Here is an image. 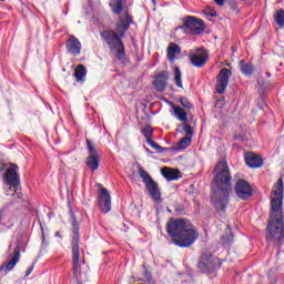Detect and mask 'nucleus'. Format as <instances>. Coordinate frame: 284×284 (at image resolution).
Returning <instances> with one entry per match:
<instances>
[{"label":"nucleus","mask_w":284,"mask_h":284,"mask_svg":"<svg viewBox=\"0 0 284 284\" xmlns=\"http://www.w3.org/2000/svg\"><path fill=\"white\" fill-rule=\"evenodd\" d=\"M283 190V179L280 178L271 192V210L265 232L266 242L277 247L284 241Z\"/></svg>","instance_id":"nucleus-1"},{"label":"nucleus","mask_w":284,"mask_h":284,"mask_svg":"<svg viewBox=\"0 0 284 284\" xmlns=\"http://www.w3.org/2000/svg\"><path fill=\"white\" fill-rule=\"evenodd\" d=\"M211 190V202L217 214L223 216L230 205V194H232V173L227 161L222 160L215 164Z\"/></svg>","instance_id":"nucleus-2"},{"label":"nucleus","mask_w":284,"mask_h":284,"mask_svg":"<svg viewBox=\"0 0 284 284\" xmlns=\"http://www.w3.org/2000/svg\"><path fill=\"white\" fill-rule=\"evenodd\" d=\"M134 24V17L130 12L125 11L119 17V22L115 23V31L103 30L100 32L101 39L109 45L111 52H115L118 61H125V45L123 44V37L125 32L130 30V27Z\"/></svg>","instance_id":"nucleus-3"},{"label":"nucleus","mask_w":284,"mask_h":284,"mask_svg":"<svg viewBox=\"0 0 284 284\" xmlns=\"http://www.w3.org/2000/svg\"><path fill=\"white\" fill-rule=\"evenodd\" d=\"M166 232L178 247H191L199 239V231L183 219H171L166 224Z\"/></svg>","instance_id":"nucleus-4"},{"label":"nucleus","mask_w":284,"mask_h":284,"mask_svg":"<svg viewBox=\"0 0 284 284\" xmlns=\"http://www.w3.org/2000/svg\"><path fill=\"white\" fill-rule=\"evenodd\" d=\"M73 234L71 236V252H72V272L73 278H75L78 284L85 283L83 276L81 275V236L79 235V226H73Z\"/></svg>","instance_id":"nucleus-5"},{"label":"nucleus","mask_w":284,"mask_h":284,"mask_svg":"<svg viewBox=\"0 0 284 284\" xmlns=\"http://www.w3.org/2000/svg\"><path fill=\"white\" fill-rule=\"evenodd\" d=\"M223 262L221 258L211 253H202L197 260V268L202 274H206L209 278L216 277L219 270H221Z\"/></svg>","instance_id":"nucleus-6"},{"label":"nucleus","mask_w":284,"mask_h":284,"mask_svg":"<svg viewBox=\"0 0 284 284\" xmlns=\"http://www.w3.org/2000/svg\"><path fill=\"white\" fill-rule=\"evenodd\" d=\"M175 30H183L184 34L196 37L205 32V22L194 16H186L183 18V24L176 27Z\"/></svg>","instance_id":"nucleus-7"},{"label":"nucleus","mask_w":284,"mask_h":284,"mask_svg":"<svg viewBox=\"0 0 284 284\" xmlns=\"http://www.w3.org/2000/svg\"><path fill=\"white\" fill-rule=\"evenodd\" d=\"M4 181L7 185H9V191H6V195L10 196V192L13 193L11 196H17V199H21V193L17 192V187L21 185V178L19 176V166L17 164H10V168L7 169L4 174Z\"/></svg>","instance_id":"nucleus-8"},{"label":"nucleus","mask_w":284,"mask_h":284,"mask_svg":"<svg viewBox=\"0 0 284 284\" xmlns=\"http://www.w3.org/2000/svg\"><path fill=\"white\" fill-rule=\"evenodd\" d=\"M138 174L142 179L152 201H154V203H162L161 190L159 189V184L152 179V175H150L148 171L143 170V166L141 165L138 168Z\"/></svg>","instance_id":"nucleus-9"},{"label":"nucleus","mask_w":284,"mask_h":284,"mask_svg":"<svg viewBox=\"0 0 284 284\" xmlns=\"http://www.w3.org/2000/svg\"><path fill=\"white\" fill-rule=\"evenodd\" d=\"M234 192L241 201H247L254 196V189L250 182L243 179L235 182Z\"/></svg>","instance_id":"nucleus-10"},{"label":"nucleus","mask_w":284,"mask_h":284,"mask_svg":"<svg viewBox=\"0 0 284 284\" xmlns=\"http://www.w3.org/2000/svg\"><path fill=\"white\" fill-rule=\"evenodd\" d=\"M87 149L89 150V156H87V168H89L91 172H97L100 163L99 152L90 139H87Z\"/></svg>","instance_id":"nucleus-11"},{"label":"nucleus","mask_w":284,"mask_h":284,"mask_svg":"<svg viewBox=\"0 0 284 284\" xmlns=\"http://www.w3.org/2000/svg\"><path fill=\"white\" fill-rule=\"evenodd\" d=\"M98 206L103 214H108L112 210V196L105 187L100 189L98 192Z\"/></svg>","instance_id":"nucleus-12"},{"label":"nucleus","mask_w":284,"mask_h":284,"mask_svg":"<svg viewBox=\"0 0 284 284\" xmlns=\"http://www.w3.org/2000/svg\"><path fill=\"white\" fill-rule=\"evenodd\" d=\"M230 77H232V71H230V69L223 68L220 70L215 84L217 94H225V90H227V85L230 84Z\"/></svg>","instance_id":"nucleus-13"},{"label":"nucleus","mask_w":284,"mask_h":284,"mask_svg":"<svg viewBox=\"0 0 284 284\" xmlns=\"http://www.w3.org/2000/svg\"><path fill=\"white\" fill-rule=\"evenodd\" d=\"M189 59L194 68H203V65H205L210 59V53H207L205 48H199L195 50V52L190 53Z\"/></svg>","instance_id":"nucleus-14"},{"label":"nucleus","mask_w":284,"mask_h":284,"mask_svg":"<svg viewBox=\"0 0 284 284\" xmlns=\"http://www.w3.org/2000/svg\"><path fill=\"white\" fill-rule=\"evenodd\" d=\"M141 133L146 139V143L149 145H151L153 148V150H156L160 154H163V152H165V150H170V149H165V148L159 145L154 140H152L154 136V129H152V126L150 124H146L141 130Z\"/></svg>","instance_id":"nucleus-15"},{"label":"nucleus","mask_w":284,"mask_h":284,"mask_svg":"<svg viewBox=\"0 0 284 284\" xmlns=\"http://www.w3.org/2000/svg\"><path fill=\"white\" fill-rule=\"evenodd\" d=\"M67 52L73 57H79L81 54V41L72 34L69 36V39L65 42Z\"/></svg>","instance_id":"nucleus-16"},{"label":"nucleus","mask_w":284,"mask_h":284,"mask_svg":"<svg viewBox=\"0 0 284 284\" xmlns=\"http://www.w3.org/2000/svg\"><path fill=\"white\" fill-rule=\"evenodd\" d=\"M168 71H162L158 75H155V79L153 81V85L156 90V92H165V88H168Z\"/></svg>","instance_id":"nucleus-17"},{"label":"nucleus","mask_w":284,"mask_h":284,"mask_svg":"<svg viewBox=\"0 0 284 284\" xmlns=\"http://www.w3.org/2000/svg\"><path fill=\"white\" fill-rule=\"evenodd\" d=\"M245 163L248 168H263V158L256 155V153L248 152L245 154Z\"/></svg>","instance_id":"nucleus-18"},{"label":"nucleus","mask_w":284,"mask_h":284,"mask_svg":"<svg viewBox=\"0 0 284 284\" xmlns=\"http://www.w3.org/2000/svg\"><path fill=\"white\" fill-rule=\"evenodd\" d=\"M192 145V138H182L180 142L171 148H164V152H179L180 150H186Z\"/></svg>","instance_id":"nucleus-19"},{"label":"nucleus","mask_w":284,"mask_h":284,"mask_svg":"<svg viewBox=\"0 0 284 284\" xmlns=\"http://www.w3.org/2000/svg\"><path fill=\"white\" fill-rule=\"evenodd\" d=\"M21 258V246L17 245L13 248V256L12 258L8 262L7 266H6V272H12V270H14L17 263H19Z\"/></svg>","instance_id":"nucleus-20"},{"label":"nucleus","mask_w":284,"mask_h":284,"mask_svg":"<svg viewBox=\"0 0 284 284\" xmlns=\"http://www.w3.org/2000/svg\"><path fill=\"white\" fill-rule=\"evenodd\" d=\"M176 54H181V47L174 42H171L166 51L169 61H174L176 59Z\"/></svg>","instance_id":"nucleus-21"},{"label":"nucleus","mask_w":284,"mask_h":284,"mask_svg":"<svg viewBox=\"0 0 284 284\" xmlns=\"http://www.w3.org/2000/svg\"><path fill=\"white\" fill-rule=\"evenodd\" d=\"M171 105L179 121H182L183 123H187V112H185L183 108L174 105V103H171Z\"/></svg>","instance_id":"nucleus-22"},{"label":"nucleus","mask_w":284,"mask_h":284,"mask_svg":"<svg viewBox=\"0 0 284 284\" xmlns=\"http://www.w3.org/2000/svg\"><path fill=\"white\" fill-rule=\"evenodd\" d=\"M240 70L244 77H252L254 74V65L246 63L245 60L240 62Z\"/></svg>","instance_id":"nucleus-23"},{"label":"nucleus","mask_w":284,"mask_h":284,"mask_svg":"<svg viewBox=\"0 0 284 284\" xmlns=\"http://www.w3.org/2000/svg\"><path fill=\"white\" fill-rule=\"evenodd\" d=\"M85 74H88V69H85V65L79 64L74 71L77 81H85Z\"/></svg>","instance_id":"nucleus-24"},{"label":"nucleus","mask_w":284,"mask_h":284,"mask_svg":"<svg viewBox=\"0 0 284 284\" xmlns=\"http://www.w3.org/2000/svg\"><path fill=\"white\" fill-rule=\"evenodd\" d=\"M161 174L166 179V181H176L179 179V175H176V172L170 168H163L161 169Z\"/></svg>","instance_id":"nucleus-25"},{"label":"nucleus","mask_w":284,"mask_h":284,"mask_svg":"<svg viewBox=\"0 0 284 284\" xmlns=\"http://www.w3.org/2000/svg\"><path fill=\"white\" fill-rule=\"evenodd\" d=\"M125 0H113V3H111V10L113 14H121L123 12V3Z\"/></svg>","instance_id":"nucleus-26"},{"label":"nucleus","mask_w":284,"mask_h":284,"mask_svg":"<svg viewBox=\"0 0 284 284\" xmlns=\"http://www.w3.org/2000/svg\"><path fill=\"white\" fill-rule=\"evenodd\" d=\"M273 19L275 23L278 26V28H284V10L283 9L276 10L275 13L273 14Z\"/></svg>","instance_id":"nucleus-27"},{"label":"nucleus","mask_w":284,"mask_h":284,"mask_svg":"<svg viewBox=\"0 0 284 284\" xmlns=\"http://www.w3.org/2000/svg\"><path fill=\"white\" fill-rule=\"evenodd\" d=\"M221 243L223 247H230L234 243V234L232 232L221 236Z\"/></svg>","instance_id":"nucleus-28"},{"label":"nucleus","mask_w":284,"mask_h":284,"mask_svg":"<svg viewBox=\"0 0 284 284\" xmlns=\"http://www.w3.org/2000/svg\"><path fill=\"white\" fill-rule=\"evenodd\" d=\"M181 77H182L181 69H179V67H176L174 69V81H175V85L178 88H183V80Z\"/></svg>","instance_id":"nucleus-29"},{"label":"nucleus","mask_w":284,"mask_h":284,"mask_svg":"<svg viewBox=\"0 0 284 284\" xmlns=\"http://www.w3.org/2000/svg\"><path fill=\"white\" fill-rule=\"evenodd\" d=\"M180 103L183 108H185V110H192V108H194L192 102H190V100L185 97L180 98Z\"/></svg>","instance_id":"nucleus-30"},{"label":"nucleus","mask_w":284,"mask_h":284,"mask_svg":"<svg viewBox=\"0 0 284 284\" xmlns=\"http://www.w3.org/2000/svg\"><path fill=\"white\" fill-rule=\"evenodd\" d=\"M183 128V132H185L186 138L192 139V136H194V131H192V125L185 123L182 124Z\"/></svg>","instance_id":"nucleus-31"},{"label":"nucleus","mask_w":284,"mask_h":284,"mask_svg":"<svg viewBox=\"0 0 284 284\" xmlns=\"http://www.w3.org/2000/svg\"><path fill=\"white\" fill-rule=\"evenodd\" d=\"M204 14L206 17H216V10L212 9V8H206L204 10Z\"/></svg>","instance_id":"nucleus-32"},{"label":"nucleus","mask_w":284,"mask_h":284,"mask_svg":"<svg viewBox=\"0 0 284 284\" xmlns=\"http://www.w3.org/2000/svg\"><path fill=\"white\" fill-rule=\"evenodd\" d=\"M231 10H237L239 4L236 3V0H226Z\"/></svg>","instance_id":"nucleus-33"},{"label":"nucleus","mask_w":284,"mask_h":284,"mask_svg":"<svg viewBox=\"0 0 284 284\" xmlns=\"http://www.w3.org/2000/svg\"><path fill=\"white\" fill-rule=\"evenodd\" d=\"M7 210H8V204L0 209V225H1V221H3V216H6Z\"/></svg>","instance_id":"nucleus-34"},{"label":"nucleus","mask_w":284,"mask_h":284,"mask_svg":"<svg viewBox=\"0 0 284 284\" xmlns=\"http://www.w3.org/2000/svg\"><path fill=\"white\" fill-rule=\"evenodd\" d=\"M72 219V227H79V222L77 221V215L74 213H71Z\"/></svg>","instance_id":"nucleus-35"},{"label":"nucleus","mask_w":284,"mask_h":284,"mask_svg":"<svg viewBox=\"0 0 284 284\" xmlns=\"http://www.w3.org/2000/svg\"><path fill=\"white\" fill-rule=\"evenodd\" d=\"M216 6L223 7L225 6V0H213Z\"/></svg>","instance_id":"nucleus-36"},{"label":"nucleus","mask_w":284,"mask_h":284,"mask_svg":"<svg viewBox=\"0 0 284 284\" xmlns=\"http://www.w3.org/2000/svg\"><path fill=\"white\" fill-rule=\"evenodd\" d=\"M234 141H245V139L243 138V135H241V134H236V135H234Z\"/></svg>","instance_id":"nucleus-37"},{"label":"nucleus","mask_w":284,"mask_h":284,"mask_svg":"<svg viewBox=\"0 0 284 284\" xmlns=\"http://www.w3.org/2000/svg\"><path fill=\"white\" fill-rule=\"evenodd\" d=\"M32 270H34V266L27 268L26 276H30L32 274Z\"/></svg>","instance_id":"nucleus-38"},{"label":"nucleus","mask_w":284,"mask_h":284,"mask_svg":"<svg viewBox=\"0 0 284 284\" xmlns=\"http://www.w3.org/2000/svg\"><path fill=\"white\" fill-rule=\"evenodd\" d=\"M144 276H145V278H148V281H150V278H152V275H150V272H148V271L144 272Z\"/></svg>","instance_id":"nucleus-39"},{"label":"nucleus","mask_w":284,"mask_h":284,"mask_svg":"<svg viewBox=\"0 0 284 284\" xmlns=\"http://www.w3.org/2000/svg\"><path fill=\"white\" fill-rule=\"evenodd\" d=\"M175 212H178L179 214H181V213L183 212V207L175 209Z\"/></svg>","instance_id":"nucleus-40"},{"label":"nucleus","mask_w":284,"mask_h":284,"mask_svg":"<svg viewBox=\"0 0 284 284\" xmlns=\"http://www.w3.org/2000/svg\"><path fill=\"white\" fill-rule=\"evenodd\" d=\"M144 149H145V152H148V154H152L149 148L144 146Z\"/></svg>","instance_id":"nucleus-41"},{"label":"nucleus","mask_w":284,"mask_h":284,"mask_svg":"<svg viewBox=\"0 0 284 284\" xmlns=\"http://www.w3.org/2000/svg\"><path fill=\"white\" fill-rule=\"evenodd\" d=\"M266 77L270 79V77H272V73H270V71H267Z\"/></svg>","instance_id":"nucleus-42"},{"label":"nucleus","mask_w":284,"mask_h":284,"mask_svg":"<svg viewBox=\"0 0 284 284\" xmlns=\"http://www.w3.org/2000/svg\"><path fill=\"white\" fill-rule=\"evenodd\" d=\"M4 267H6L4 265L0 266V273L3 272Z\"/></svg>","instance_id":"nucleus-43"},{"label":"nucleus","mask_w":284,"mask_h":284,"mask_svg":"<svg viewBox=\"0 0 284 284\" xmlns=\"http://www.w3.org/2000/svg\"><path fill=\"white\" fill-rule=\"evenodd\" d=\"M4 267H6L4 265L0 266V273L3 272Z\"/></svg>","instance_id":"nucleus-44"},{"label":"nucleus","mask_w":284,"mask_h":284,"mask_svg":"<svg viewBox=\"0 0 284 284\" xmlns=\"http://www.w3.org/2000/svg\"><path fill=\"white\" fill-rule=\"evenodd\" d=\"M42 241L45 242V234L42 233Z\"/></svg>","instance_id":"nucleus-45"},{"label":"nucleus","mask_w":284,"mask_h":284,"mask_svg":"<svg viewBox=\"0 0 284 284\" xmlns=\"http://www.w3.org/2000/svg\"><path fill=\"white\" fill-rule=\"evenodd\" d=\"M55 236H59L61 239V234L59 232L55 233Z\"/></svg>","instance_id":"nucleus-46"},{"label":"nucleus","mask_w":284,"mask_h":284,"mask_svg":"<svg viewBox=\"0 0 284 284\" xmlns=\"http://www.w3.org/2000/svg\"><path fill=\"white\" fill-rule=\"evenodd\" d=\"M241 1H247V0H241Z\"/></svg>","instance_id":"nucleus-47"},{"label":"nucleus","mask_w":284,"mask_h":284,"mask_svg":"<svg viewBox=\"0 0 284 284\" xmlns=\"http://www.w3.org/2000/svg\"><path fill=\"white\" fill-rule=\"evenodd\" d=\"M0 1H6V0H0Z\"/></svg>","instance_id":"nucleus-48"}]
</instances>
